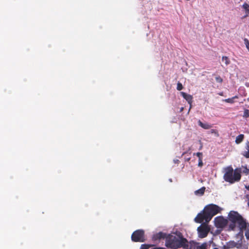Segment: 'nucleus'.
Here are the masks:
<instances>
[{"instance_id":"obj_28","label":"nucleus","mask_w":249,"mask_h":249,"mask_svg":"<svg viewBox=\"0 0 249 249\" xmlns=\"http://www.w3.org/2000/svg\"><path fill=\"white\" fill-rule=\"evenodd\" d=\"M249 116V111L248 110H246L244 111V116L245 117H248Z\"/></svg>"},{"instance_id":"obj_38","label":"nucleus","mask_w":249,"mask_h":249,"mask_svg":"<svg viewBox=\"0 0 249 249\" xmlns=\"http://www.w3.org/2000/svg\"><path fill=\"white\" fill-rule=\"evenodd\" d=\"M213 249H218L216 248H213Z\"/></svg>"},{"instance_id":"obj_20","label":"nucleus","mask_w":249,"mask_h":249,"mask_svg":"<svg viewBox=\"0 0 249 249\" xmlns=\"http://www.w3.org/2000/svg\"><path fill=\"white\" fill-rule=\"evenodd\" d=\"M243 7L244 8V9H245L246 10V13L247 14H249V5L247 3H244L243 5Z\"/></svg>"},{"instance_id":"obj_19","label":"nucleus","mask_w":249,"mask_h":249,"mask_svg":"<svg viewBox=\"0 0 249 249\" xmlns=\"http://www.w3.org/2000/svg\"><path fill=\"white\" fill-rule=\"evenodd\" d=\"M245 173L246 175H248L249 174V169L247 168V166L243 167L242 170H241V173Z\"/></svg>"},{"instance_id":"obj_17","label":"nucleus","mask_w":249,"mask_h":249,"mask_svg":"<svg viewBox=\"0 0 249 249\" xmlns=\"http://www.w3.org/2000/svg\"><path fill=\"white\" fill-rule=\"evenodd\" d=\"M249 225H248V226H247V228L246 229H244L243 230V231H245V236L247 238V239H249Z\"/></svg>"},{"instance_id":"obj_1","label":"nucleus","mask_w":249,"mask_h":249,"mask_svg":"<svg viewBox=\"0 0 249 249\" xmlns=\"http://www.w3.org/2000/svg\"><path fill=\"white\" fill-rule=\"evenodd\" d=\"M230 221L229 229L231 231H235L236 229L239 232L236 235H241L243 237V230L246 229L249 223L237 212L231 211L228 214Z\"/></svg>"},{"instance_id":"obj_7","label":"nucleus","mask_w":249,"mask_h":249,"mask_svg":"<svg viewBox=\"0 0 249 249\" xmlns=\"http://www.w3.org/2000/svg\"><path fill=\"white\" fill-rule=\"evenodd\" d=\"M242 243L238 242H236L234 241L231 240L229 242L226 243V244L223 245L222 247H221V249H231L233 248L236 247L237 249H239L241 247Z\"/></svg>"},{"instance_id":"obj_16","label":"nucleus","mask_w":249,"mask_h":249,"mask_svg":"<svg viewBox=\"0 0 249 249\" xmlns=\"http://www.w3.org/2000/svg\"><path fill=\"white\" fill-rule=\"evenodd\" d=\"M222 61L224 62L227 66L230 63V61L227 56H223L222 58Z\"/></svg>"},{"instance_id":"obj_31","label":"nucleus","mask_w":249,"mask_h":249,"mask_svg":"<svg viewBox=\"0 0 249 249\" xmlns=\"http://www.w3.org/2000/svg\"><path fill=\"white\" fill-rule=\"evenodd\" d=\"M211 132L212 133H217L216 130L215 129H211Z\"/></svg>"},{"instance_id":"obj_2","label":"nucleus","mask_w":249,"mask_h":249,"mask_svg":"<svg viewBox=\"0 0 249 249\" xmlns=\"http://www.w3.org/2000/svg\"><path fill=\"white\" fill-rule=\"evenodd\" d=\"M165 246L171 249L183 248L189 249V242L179 231H176L173 234H167L165 240Z\"/></svg>"},{"instance_id":"obj_14","label":"nucleus","mask_w":249,"mask_h":249,"mask_svg":"<svg viewBox=\"0 0 249 249\" xmlns=\"http://www.w3.org/2000/svg\"><path fill=\"white\" fill-rule=\"evenodd\" d=\"M205 187H202L198 190H196L195 192V194L197 196H202L205 192Z\"/></svg>"},{"instance_id":"obj_30","label":"nucleus","mask_w":249,"mask_h":249,"mask_svg":"<svg viewBox=\"0 0 249 249\" xmlns=\"http://www.w3.org/2000/svg\"><path fill=\"white\" fill-rule=\"evenodd\" d=\"M152 249H165V248H163V247H157L153 248Z\"/></svg>"},{"instance_id":"obj_6","label":"nucleus","mask_w":249,"mask_h":249,"mask_svg":"<svg viewBox=\"0 0 249 249\" xmlns=\"http://www.w3.org/2000/svg\"><path fill=\"white\" fill-rule=\"evenodd\" d=\"M207 211L213 216L220 212L222 209L216 205L211 204L205 207Z\"/></svg>"},{"instance_id":"obj_37","label":"nucleus","mask_w":249,"mask_h":249,"mask_svg":"<svg viewBox=\"0 0 249 249\" xmlns=\"http://www.w3.org/2000/svg\"><path fill=\"white\" fill-rule=\"evenodd\" d=\"M248 206L249 207V201H248Z\"/></svg>"},{"instance_id":"obj_36","label":"nucleus","mask_w":249,"mask_h":249,"mask_svg":"<svg viewBox=\"0 0 249 249\" xmlns=\"http://www.w3.org/2000/svg\"><path fill=\"white\" fill-rule=\"evenodd\" d=\"M219 94L220 95H223V93H220Z\"/></svg>"},{"instance_id":"obj_24","label":"nucleus","mask_w":249,"mask_h":249,"mask_svg":"<svg viewBox=\"0 0 249 249\" xmlns=\"http://www.w3.org/2000/svg\"><path fill=\"white\" fill-rule=\"evenodd\" d=\"M244 43L246 45L247 48L248 49V50L249 51V40L247 38H245L244 39Z\"/></svg>"},{"instance_id":"obj_27","label":"nucleus","mask_w":249,"mask_h":249,"mask_svg":"<svg viewBox=\"0 0 249 249\" xmlns=\"http://www.w3.org/2000/svg\"><path fill=\"white\" fill-rule=\"evenodd\" d=\"M194 155H196L199 159L200 158L202 159V153L201 152H197L196 153H194Z\"/></svg>"},{"instance_id":"obj_11","label":"nucleus","mask_w":249,"mask_h":249,"mask_svg":"<svg viewBox=\"0 0 249 249\" xmlns=\"http://www.w3.org/2000/svg\"><path fill=\"white\" fill-rule=\"evenodd\" d=\"M167 234L163 232H159L153 235L152 239L154 241L159 240L161 239H165L167 237Z\"/></svg>"},{"instance_id":"obj_13","label":"nucleus","mask_w":249,"mask_h":249,"mask_svg":"<svg viewBox=\"0 0 249 249\" xmlns=\"http://www.w3.org/2000/svg\"><path fill=\"white\" fill-rule=\"evenodd\" d=\"M198 124L202 128L205 129H208L212 127V125L207 123H202L200 120L198 121Z\"/></svg>"},{"instance_id":"obj_33","label":"nucleus","mask_w":249,"mask_h":249,"mask_svg":"<svg viewBox=\"0 0 249 249\" xmlns=\"http://www.w3.org/2000/svg\"><path fill=\"white\" fill-rule=\"evenodd\" d=\"M245 188H246L247 190H249V186H247V185H246V186H245Z\"/></svg>"},{"instance_id":"obj_12","label":"nucleus","mask_w":249,"mask_h":249,"mask_svg":"<svg viewBox=\"0 0 249 249\" xmlns=\"http://www.w3.org/2000/svg\"><path fill=\"white\" fill-rule=\"evenodd\" d=\"M180 94L189 104H191L193 100V97L192 95L184 92H180Z\"/></svg>"},{"instance_id":"obj_18","label":"nucleus","mask_w":249,"mask_h":249,"mask_svg":"<svg viewBox=\"0 0 249 249\" xmlns=\"http://www.w3.org/2000/svg\"><path fill=\"white\" fill-rule=\"evenodd\" d=\"M237 98V97L236 96H235L231 98L226 99L224 101H225V102H226L227 103H233L234 102V101H233L234 99Z\"/></svg>"},{"instance_id":"obj_23","label":"nucleus","mask_w":249,"mask_h":249,"mask_svg":"<svg viewBox=\"0 0 249 249\" xmlns=\"http://www.w3.org/2000/svg\"><path fill=\"white\" fill-rule=\"evenodd\" d=\"M150 247V246L149 245L142 244L141 246L140 249H148Z\"/></svg>"},{"instance_id":"obj_4","label":"nucleus","mask_w":249,"mask_h":249,"mask_svg":"<svg viewBox=\"0 0 249 249\" xmlns=\"http://www.w3.org/2000/svg\"><path fill=\"white\" fill-rule=\"evenodd\" d=\"M213 217V216L205 208L204 211L202 213H198L197 216L195 217V221L198 223L204 222L208 223L212 219Z\"/></svg>"},{"instance_id":"obj_15","label":"nucleus","mask_w":249,"mask_h":249,"mask_svg":"<svg viewBox=\"0 0 249 249\" xmlns=\"http://www.w3.org/2000/svg\"><path fill=\"white\" fill-rule=\"evenodd\" d=\"M244 137V136L243 134H240V135H238L236 138L235 142L236 143H240L241 142L243 141Z\"/></svg>"},{"instance_id":"obj_32","label":"nucleus","mask_w":249,"mask_h":249,"mask_svg":"<svg viewBox=\"0 0 249 249\" xmlns=\"http://www.w3.org/2000/svg\"><path fill=\"white\" fill-rule=\"evenodd\" d=\"M174 162L175 163H178L179 162V160H174Z\"/></svg>"},{"instance_id":"obj_35","label":"nucleus","mask_w":249,"mask_h":249,"mask_svg":"<svg viewBox=\"0 0 249 249\" xmlns=\"http://www.w3.org/2000/svg\"><path fill=\"white\" fill-rule=\"evenodd\" d=\"M169 180L170 182H172V179L171 178H170Z\"/></svg>"},{"instance_id":"obj_26","label":"nucleus","mask_w":249,"mask_h":249,"mask_svg":"<svg viewBox=\"0 0 249 249\" xmlns=\"http://www.w3.org/2000/svg\"><path fill=\"white\" fill-rule=\"evenodd\" d=\"M203 164V163L202 161V159L200 158L199 159H198V166L199 167H201L202 166Z\"/></svg>"},{"instance_id":"obj_22","label":"nucleus","mask_w":249,"mask_h":249,"mask_svg":"<svg viewBox=\"0 0 249 249\" xmlns=\"http://www.w3.org/2000/svg\"><path fill=\"white\" fill-rule=\"evenodd\" d=\"M215 80H216V82L219 83H221L223 82L222 78L219 76H217L215 77Z\"/></svg>"},{"instance_id":"obj_25","label":"nucleus","mask_w":249,"mask_h":249,"mask_svg":"<svg viewBox=\"0 0 249 249\" xmlns=\"http://www.w3.org/2000/svg\"><path fill=\"white\" fill-rule=\"evenodd\" d=\"M242 155H243L246 158H249V151H245L242 153Z\"/></svg>"},{"instance_id":"obj_29","label":"nucleus","mask_w":249,"mask_h":249,"mask_svg":"<svg viewBox=\"0 0 249 249\" xmlns=\"http://www.w3.org/2000/svg\"><path fill=\"white\" fill-rule=\"evenodd\" d=\"M246 149L247 150L249 151V142L248 141L246 143Z\"/></svg>"},{"instance_id":"obj_8","label":"nucleus","mask_w":249,"mask_h":249,"mask_svg":"<svg viewBox=\"0 0 249 249\" xmlns=\"http://www.w3.org/2000/svg\"><path fill=\"white\" fill-rule=\"evenodd\" d=\"M214 222L215 225L217 228H223L227 224V220L222 216H218L214 218Z\"/></svg>"},{"instance_id":"obj_21","label":"nucleus","mask_w":249,"mask_h":249,"mask_svg":"<svg viewBox=\"0 0 249 249\" xmlns=\"http://www.w3.org/2000/svg\"><path fill=\"white\" fill-rule=\"evenodd\" d=\"M177 89L178 90H181L183 89V86L181 83L178 82L177 84Z\"/></svg>"},{"instance_id":"obj_9","label":"nucleus","mask_w":249,"mask_h":249,"mask_svg":"<svg viewBox=\"0 0 249 249\" xmlns=\"http://www.w3.org/2000/svg\"><path fill=\"white\" fill-rule=\"evenodd\" d=\"M207 247V243H203L201 245L198 243H190L189 245V249H206Z\"/></svg>"},{"instance_id":"obj_3","label":"nucleus","mask_w":249,"mask_h":249,"mask_svg":"<svg viewBox=\"0 0 249 249\" xmlns=\"http://www.w3.org/2000/svg\"><path fill=\"white\" fill-rule=\"evenodd\" d=\"M241 169L236 168L233 170L231 166H229L225 169L223 178L225 181L233 184L240 181L241 178Z\"/></svg>"},{"instance_id":"obj_10","label":"nucleus","mask_w":249,"mask_h":249,"mask_svg":"<svg viewBox=\"0 0 249 249\" xmlns=\"http://www.w3.org/2000/svg\"><path fill=\"white\" fill-rule=\"evenodd\" d=\"M198 236L200 238L205 237L208 234V230L205 227H202L201 225L197 229Z\"/></svg>"},{"instance_id":"obj_34","label":"nucleus","mask_w":249,"mask_h":249,"mask_svg":"<svg viewBox=\"0 0 249 249\" xmlns=\"http://www.w3.org/2000/svg\"><path fill=\"white\" fill-rule=\"evenodd\" d=\"M190 160V158H187L186 160L187 161H189V160Z\"/></svg>"},{"instance_id":"obj_5","label":"nucleus","mask_w":249,"mask_h":249,"mask_svg":"<svg viewBox=\"0 0 249 249\" xmlns=\"http://www.w3.org/2000/svg\"><path fill=\"white\" fill-rule=\"evenodd\" d=\"M131 240L133 242H143L145 241L144 231L142 230L135 231L131 235Z\"/></svg>"}]
</instances>
